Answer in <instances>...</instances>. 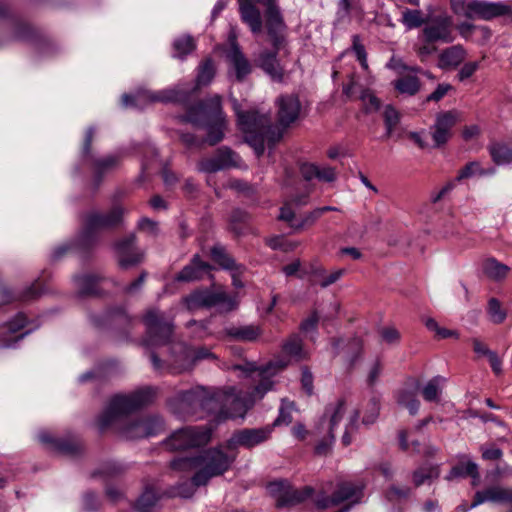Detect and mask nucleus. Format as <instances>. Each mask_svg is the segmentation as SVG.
I'll list each match as a JSON object with an SVG mask.
<instances>
[{"mask_svg": "<svg viewBox=\"0 0 512 512\" xmlns=\"http://www.w3.org/2000/svg\"><path fill=\"white\" fill-rule=\"evenodd\" d=\"M446 379L442 376H435L430 379L422 389V396L428 402H436L442 393Z\"/></svg>", "mask_w": 512, "mask_h": 512, "instance_id": "obj_44", "label": "nucleus"}, {"mask_svg": "<svg viewBox=\"0 0 512 512\" xmlns=\"http://www.w3.org/2000/svg\"><path fill=\"white\" fill-rule=\"evenodd\" d=\"M203 394L200 404V413L203 418L213 416L217 423L225 421L224 390H212L204 387Z\"/></svg>", "mask_w": 512, "mask_h": 512, "instance_id": "obj_22", "label": "nucleus"}, {"mask_svg": "<svg viewBox=\"0 0 512 512\" xmlns=\"http://www.w3.org/2000/svg\"><path fill=\"white\" fill-rule=\"evenodd\" d=\"M257 1L264 7L265 27L273 48L282 49L287 41L288 28L277 0Z\"/></svg>", "mask_w": 512, "mask_h": 512, "instance_id": "obj_12", "label": "nucleus"}, {"mask_svg": "<svg viewBox=\"0 0 512 512\" xmlns=\"http://www.w3.org/2000/svg\"><path fill=\"white\" fill-rule=\"evenodd\" d=\"M461 120V113L457 110H449L438 113L435 123L430 128L435 147L446 144L451 137L452 128Z\"/></svg>", "mask_w": 512, "mask_h": 512, "instance_id": "obj_21", "label": "nucleus"}, {"mask_svg": "<svg viewBox=\"0 0 512 512\" xmlns=\"http://www.w3.org/2000/svg\"><path fill=\"white\" fill-rule=\"evenodd\" d=\"M466 56L461 45H454L444 49L439 55V67L442 69L458 66Z\"/></svg>", "mask_w": 512, "mask_h": 512, "instance_id": "obj_36", "label": "nucleus"}, {"mask_svg": "<svg viewBox=\"0 0 512 512\" xmlns=\"http://www.w3.org/2000/svg\"><path fill=\"white\" fill-rule=\"evenodd\" d=\"M278 123L286 128L294 123L300 115L301 103L295 95H282L276 101Z\"/></svg>", "mask_w": 512, "mask_h": 512, "instance_id": "obj_25", "label": "nucleus"}, {"mask_svg": "<svg viewBox=\"0 0 512 512\" xmlns=\"http://www.w3.org/2000/svg\"><path fill=\"white\" fill-rule=\"evenodd\" d=\"M190 91L180 87L168 88L159 91L140 90L135 95L123 94L121 104L123 107L143 109L150 103H176L188 99Z\"/></svg>", "mask_w": 512, "mask_h": 512, "instance_id": "obj_7", "label": "nucleus"}, {"mask_svg": "<svg viewBox=\"0 0 512 512\" xmlns=\"http://www.w3.org/2000/svg\"><path fill=\"white\" fill-rule=\"evenodd\" d=\"M485 502L508 503L512 505V488L492 486L483 491H477L470 508H475Z\"/></svg>", "mask_w": 512, "mask_h": 512, "instance_id": "obj_28", "label": "nucleus"}, {"mask_svg": "<svg viewBox=\"0 0 512 512\" xmlns=\"http://www.w3.org/2000/svg\"><path fill=\"white\" fill-rule=\"evenodd\" d=\"M490 154L498 165L508 164L512 160V149L504 144H493L490 147Z\"/></svg>", "mask_w": 512, "mask_h": 512, "instance_id": "obj_51", "label": "nucleus"}, {"mask_svg": "<svg viewBox=\"0 0 512 512\" xmlns=\"http://www.w3.org/2000/svg\"><path fill=\"white\" fill-rule=\"evenodd\" d=\"M185 304L191 311L214 307L221 313H227L236 309L238 302L235 296L228 295L223 289H204L188 295Z\"/></svg>", "mask_w": 512, "mask_h": 512, "instance_id": "obj_11", "label": "nucleus"}, {"mask_svg": "<svg viewBox=\"0 0 512 512\" xmlns=\"http://www.w3.org/2000/svg\"><path fill=\"white\" fill-rule=\"evenodd\" d=\"M185 304L191 311L214 307L221 313H227L236 309L238 302L235 296L228 295L223 289H204L188 295Z\"/></svg>", "mask_w": 512, "mask_h": 512, "instance_id": "obj_10", "label": "nucleus"}, {"mask_svg": "<svg viewBox=\"0 0 512 512\" xmlns=\"http://www.w3.org/2000/svg\"><path fill=\"white\" fill-rule=\"evenodd\" d=\"M156 393V388L147 386L128 394L113 396L97 419L99 431L115 428L121 437L128 440L159 435L164 430V421L159 415L129 416L151 404Z\"/></svg>", "mask_w": 512, "mask_h": 512, "instance_id": "obj_1", "label": "nucleus"}, {"mask_svg": "<svg viewBox=\"0 0 512 512\" xmlns=\"http://www.w3.org/2000/svg\"><path fill=\"white\" fill-rule=\"evenodd\" d=\"M136 236L128 235L115 243L114 249L118 255V263L122 269H128L141 263L144 257L142 251L136 248Z\"/></svg>", "mask_w": 512, "mask_h": 512, "instance_id": "obj_24", "label": "nucleus"}, {"mask_svg": "<svg viewBox=\"0 0 512 512\" xmlns=\"http://www.w3.org/2000/svg\"><path fill=\"white\" fill-rule=\"evenodd\" d=\"M269 493L275 498L277 507H290L300 504L311 498L314 489L305 486L302 489H294L286 480H279L269 483L267 486Z\"/></svg>", "mask_w": 512, "mask_h": 512, "instance_id": "obj_16", "label": "nucleus"}, {"mask_svg": "<svg viewBox=\"0 0 512 512\" xmlns=\"http://www.w3.org/2000/svg\"><path fill=\"white\" fill-rule=\"evenodd\" d=\"M94 136V128L89 127L86 131L82 157L84 161L91 160V166L94 173V178L99 183L102 177L118 167L120 157L118 155H107L103 157L94 158L91 155V144Z\"/></svg>", "mask_w": 512, "mask_h": 512, "instance_id": "obj_17", "label": "nucleus"}, {"mask_svg": "<svg viewBox=\"0 0 512 512\" xmlns=\"http://www.w3.org/2000/svg\"><path fill=\"white\" fill-rule=\"evenodd\" d=\"M440 476L439 465L425 464L413 472V483L416 487L421 486L426 482H431Z\"/></svg>", "mask_w": 512, "mask_h": 512, "instance_id": "obj_41", "label": "nucleus"}, {"mask_svg": "<svg viewBox=\"0 0 512 512\" xmlns=\"http://www.w3.org/2000/svg\"><path fill=\"white\" fill-rule=\"evenodd\" d=\"M212 259L223 269L228 271H244L245 267L238 264L227 252L224 246L216 244L211 248Z\"/></svg>", "mask_w": 512, "mask_h": 512, "instance_id": "obj_34", "label": "nucleus"}, {"mask_svg": "<svg viewBox=\"0 0 512 512\" xmlns=\"http://www.w3.org/2000/svg\"><path fill=\"white\" fill-rule=\"evenodd\" d=\"M28 325L27 318L23 313H17L11 320L6 322L0 330V346L4 348L14 347L15 344L22 340L31 329L19 333Z\"/></svg>", "mask_w": 512, "mask_h": 512, "instance_id": "obj_23", "label": "nucleus"}, {"mask_svg": "<svg viewBox=\"0 0 512 512\" xmlns=\"http://www.w3.org/2000/svg\"><path fill=\"white\" fill-rule=\"evenodd\" d=\"M283 351L293 357L302 358V340L298 335H292L283 345Z\"/></svg>", "mask_w": 512, "mask_h": 512, "instance_id": "obj_56", "label": "nucleus"}, {"mask_svg": "<svg viewBox=\"0 0 512 512\" xmlns=\"http://www.w3.org/2000/svg\"><path fill=\"white\" fill-rule=\"evenodd\" d=\"M272 426L261 428H244L235 431L227 440L225 447L228 450H236L238 447L251 449L262 444L271 437Z\"/></svg>", "mask_w": 512, "mask_h": 512, "instance_id": "obj_18", "label": "nucleus"}, {"mask_svg": "<svg viewBox=\"0 0 512 512\" xmlns=\"http://www.w3.org/2000/svg\"><path fill=\"white\" fill-rule=\"evenodd\" d=\"M483 273L486 277L494 281H500L504 279L508 272L509 267L495 258L486 259L482 265Z\"/></svg>", "mask_w": 512, "mask_h": 512, "instance_id": "obj_40", "label": "nucleus"}, {"mask_svg": "<svg viewBox=\"0 0 512 512\" xmlns=\"http://www.w3.org/2000/svg\"><path fill=\"white\" fill-rule=\"evenodd\" d=\"M294 410V404L292 402L283 401L279 409V415L271 425L274 426L289 425L292 422V411Z\"/></svg>", "mask_w": 512, "mask_h": 512, "instance_id": "obj_53", "label": "nucleus"}, {"mask_svg": "<svg viewBox=\"0 0 512 512\" xmlns=\"http://www.w3.org/2000/svg\"><path fill=\"white\" fill-rule=\"evenodd\" d=\"M346 411V402L339 399L335 403L326 406L323 416L321 417L317 426L319 434H323V438L315 447V452L318 455H326L335 440L334 431L342 420Z\"/></svg>", "mask_w": 512, "mask_h": 512, "instance_id": "obj_9", "label": "nucleus"}, {"mask_svg": "<svg viewBox=\"0 0 512 512\" xmlns=\"http://www.w3.org/2000/svg\"><path fill=\"white\" fill-rule=\"evenodd\" d=\"M41 443L50 445L55 451L63 454L75 455L80 451V444L75 441L53 438L49 432L41 431L38 434Z\"/></svg>", "mask_w": 512, "mask_h": 512, "instance_id": "obj_31", "label": "nucleus"}, {"mask_svg": "<svg viewBox=\"0 0 512 512\" xmlns=\"http://www.w3.org/2000/svg\"><path fill=\"white\" fill-rule=\"evenodd\" d=\"M212 259L223 269L228 271H244L245 267L238 264L227 252L224 246L216 244L211 248Z\"/></svg>", "mask_w": 512, "mask_h": 512, "instance_id": "obj_35", "label": "nucleus"}, {"mask_svg": "<svg viewBox=\"0 0 512 512\" xmlns=\"http://www.w3.org/2000/svg\"><path fill=\"white\" fill-rule=\"evenodd\" d=\"M327 489L322 488L315 495L313 502L318 509H327L340 504H346L349 509L362 502L364 497V484L341 480L333 488L331 495L327 494Z\"/></svg>", "mask_w": 512, "mask_h": 512, "instance_id": "obj_6", "label": "nucleus"}, {"mask_svg": "<svg viewBox=\"0 0 512 512\" xmlns=\"http://www.w3.org/2000/svg\"><path fill=\"white\" fill-rule=\"evenodd\" d=\"M195 48L194 40L191 36H181L173 42V57L184 59Z\"/></svg>", "mask_w": 512, "mask_h": 512, "instance_id": "obj_45", "label": "nucleus"}, {"mask_svg": "<svg viewBox=\"0 0 512 512\" xmlns=\"http://www.w3.org/2000/svg\"><path fill=\"white\" fill-rule=\"evenodd\" d=\"M160 496L152 487H147L135 502L137 512H156V505Z\"/></svg>", "mask_w": 512, "mask_h": 512, "instance_id": "obj_38", "label": "nucleus"}, {"mask_svg": "<svg viewBox=\"0 0 512 512\" xmlns=\"http://www.w3.org/2000/svg\"><path fill=\"white\" fill-rule=\"evenodd\" d=\"M257 0H237L241 21L248 26L253 34H260L263 29V18L256 6Z\"/></svg>", "mask_w": 512, "mask_h": 512, "instance_id": "obj_26", "label": "nucleus"}, {"mask_svg": "<svg viewBox=\"0 0 512 512\" xmlns=\"http://www.w3.org/2000/svg\"><path fill=\"white\" fill-rule=\"evenodd\" d=\"M215 355L206 347L192 348V351H187L185 354L186 364L196 363L205 359H215Z\"/></svg>", "mask_w": 512, "mask_h": 512, "instance_id": "obj_54", "label": "nucleus"}, {"mask_svg": "<svg viewBox=\"0 0 512 512\" xmlns=\"http://www.w3.org/2000/svg\"><path fill=\"white\" fill-rule=\"evenodd\" d=\"M471 476L473 479L479 477L478 465L473 461L461 462L454 466L446 475L445 479L451 481L455 478Z\"/></svg>", "mask_w": 512, "mask_h": 512, "instance_id": "obj_43", "label": "nucleus"}, {"mask_svg": "<svg viewBox=\"0 0 512 512\" xmlns=\"http://www.w3.org/2000/svg\"><path fill=\"white\" fill-rule=\"evenodd\" d=\"M214 155L219 160V163L223 164V169L236 164L235 157L237 155L228 147L219 148Z\"/></svg>", "mask_w": 512, "mask_h": 512, "instance_id": "obj_61", "label": "nucleus"}, {"mask_svg": "<svg viewBox=\"0 0 512 512\" xmlns=\"http://www.w3.org/2000/svg\"><path fill=\"white\" fill-rule=\"evenodd\" d=\"M249 218L250 216L248 213L241 209H235L232 211L230 216L231 229L237 236L244 234V231L239 227V224L246 223Z\"/></svg>", "mask_w": 512, "mask_h": 512, "instance_id": "obj_55", "label": "nucleus"}, {"mask_svg": "<svg viewBox=\"0 0 512 512\" xmlns=\"http://www.w3.org/2000/svg\"><path fill=\"white\" fill-rule=\"evenodd\" d=\"M215 76V68L211 59L203 61L198 68V74L196 77L197 86L208 85Z\"/></svg>", "mask_w": 512, "mask_h": 512, "instance_id": "obj_50", "label": "nucleus"}, {"mask_svg": "<svg viewBox=\"0 0 512 512\" xmlns=\"http://www.w3.org/2000/svg\"><path fill=\"white\" fill-rule=\"evenodd\" d=\"M360 98L368 111H376L380 108V100L370 90H363Z\"/></svg>", "mask_w": 512, "mask_h": 512, "instance_id": "obj_64", "label": "nucleus"}, {"mask_svg": "<svg viewBox=\"0 0 512 512\" xmlns=\"http://www.w3.org/2000/svg\"><path fill=\"white\" fill-rule=\"evenodd\" d=\"M352 50L355 53L357 60L360 62L361 67L367 70V53L364 45L360 41L359 35L352 36Z\"/></svg>", "mask_w": 512, "mask_h": 512, "instance_id": "obj_58", "label": "nucleus"}, {"mask_svg": "<svg viewBox=\"0 0 512 512\" xmlns=\"http://www.w3.org/2000/svg\"><path fill=\"white\" fill-rule=\"evenodd\" d=\"M143 323L146 327V337L142 341L143 346L150 349L170 342L173 324L159 309H148L143 315Z\"/></svg>", "mask_w": 512, "mask_h": 512, "instance_id": "obj_8", "label": "nucleus"}, {"mask_svg": "<svg viewBox=\"0 0 512 512\" xmlns=\"http://www.w3.org/2000/svg\"><path fill=\"white\" fill-rule=\"evenodd\" d=\"M101 278L94 274H82L74 277L75 285L81 295H94L98 293L97 286Z\"/></svg>", "mask_w": 512, "mask_h": 512, "instance_id": "obj_39", "label": "nucleus"}, {"mask_svg": "<svg viewBox=\"0 0 512 512\" xmlns=\"http://www.w3.org/2000/svg\"><path fill=\"white\" fill-rule=\"evenodd\" d=\"M380 403L377 397H372L367 404V411L363 417V424H373L379 415Z\"/></svg>", "mask_w": 512, "mask_h": 512, "instance_id": "obj_60", "label": "nucleus"}, {"mask_svg": "<svg viewBox=\"0 0 512 512\" xmlns=\"http://www.w3.org/2000/svg\"><path fill=\"white\" fill-rule=\"evenodd\" d=\"M208 426H189L175 431L166 441L171 450H185L206 445L211 439Z\"/></svg>", "mask_w": 512, "mask_h": 512, "instance_id": "obj_14", "label": "nucleus"}, {"mask_svg": "<svg viewBox=\"0 0 512 512\" xmlns=\"http://www.w3.org/2000/svg\"><path fill=\"white\" fill-rule=\"evenodd\" d=\"M300 171L302 177L307 181L318 179L319 181L333 182L336 179L335 170L330 166L305 163L301 166Z\"/></svg>", "mask_w": 512, "mask_h": 512, "instance_id": "obj_32", "label": "nucleus"}, {"mask_svg": "<svg viewBox=\"0 0 512 512\" xmlns=\"http://www.w3.org/2000/svg\"><path fill=\"white\" fill-rule=\"evenodd\" d=\"M187 351H192V347H189L181 342L172 344V360L169 363V366L171 367V370L174 373H180L182 371L190 370L193 367L194 363H187V365H185V354Z\"/></svg>", "mask_w": 512, "mask_h": 512, "instance_id": "obj_33", "label": "nucleus"}, {"mask_svg": "<svg viewBox=\"0 0 512 512\" xmlns=\"http://www.w3.org/2000/svg\"><path fill=\"white\" fill-rule=\"evenodd\" d=\"M125 210L121 206H114L108 213L92 212L85 217L84 230L82 232V240L85 244L90 243L94 239V233L110 229L118 226L123 219Z\"/></svg>", "mask_w": 512, "mask_h": 512, "instance_id": "obj_15", "label": "nucleus"}, {"mask_svg": "<svg viewBox=\"0 0 512 512\" xmlns=\"http://www.w3.org/2000/svg\"><path fill=\"white\" fill-rule=\"evenodd\" d=\"M494 170H484L480 167V163L473 161L466 164L460 171L458 176L456 177V181H462L467 178H471L474 176H484L488 174H493Z\"/></svg>", "mask_w": 512, "mask_h": 512, "instance_id": "obj_52", "label": "nucleus"}, {"mask_svg": "<svg viewBox=\"0 0 512 512\" xmlns=\"http://www.w3.org/2000/svg\"><path fill=\"white\" fill-rule=\"evenodd\" d=\"M179 119L197 127H205L206 142L209 145H216L224 137L226 119L221 107V97L218 95L191 106L186 114L179 116Z\"/></svg>", "mask_w": 512, "mask_h": 512, "instance_id": "obj_5", "label": "nucleus"}, {"mask_svg": "<svg viewBox=\"0 0 512 512\" xmlns=\"http://www.w3.org/2000/svg\"><path fill=\"white\" fill-rule=\"evenodd\" d=\"M280 50L275 48H273V51L263 50L255 59L256 65L277 82H281L283 79V68L278 60Z\"/></svg>", "mask_w": 512, "mask_h": 512, "instance_id": "obj_27", "label": "nucleus"}, {"mask_svg": "<svg viewBox=\"0 0 512 512\" xmlns=\"http://www.w3.org/2000/svg\"><path fill=\"white\" fill-rule=\"evenodd\" d=\"M402 24L409 30L419 28L423 24H426V19L423 17L421 10L404 9L402 11Z\"/></svg>", "mask_w": 512, "mask_h": 512, "instance_id": "obj_47", "label": "nucleus"}, {"mask_svg": "<svg viewBox=\"0 0 512 512\" xmlns=\"http://www.w3.org/2000/svg\"><path fill=\"white\" fill-rule=\"evenodd\" d=\"M204 387L197 386L186 391L178 392L171 397L167 405L170 411L181 419L188 417L203 418L200 413L201 397H203Z\"/></svg>", "mask_w": 512, "mask_h": 512, "instance_id": "obj_13", "label": "nucleus"}, {"mask_svg": "<svg viewBox=\"0 0 512 512\" xmlns=\"http://www.w3.org/2000/svg\"><path fill=\"white\" fill-rule=\"evenodd\" d=\"M197 169L198 171L204 173H215L217 171L223 170V164H220L217 157L213 155L210 158L200 160L197 164Z\"/></svg>", "mask_w": 512, "mask_h": 512, "instance_id": "obj_59", "label": "nucleus"}, {"mask_svg": "<svg viewBox=\"0 0 512 512\" xmlns=\"http://www.w3.org/2000/svg\"><path fill=\"white\" fill-rule=\"evenodd\" d=\"M397 403L406 408L411 415H416L419 411L420 402L414 392L401 390L397 394Z\"/></svg>", "mask_w": 512, "mask_h": 512, "instance_id": "obj_46", "label": "nucleus"}, {"mask_svg": "<svg viewBox=\"0 0 512 512\" xmlns=\"http://www.w3.org/2000/svg\"><path fill=\"white\" fill-rule=\"evenodd\" d=\"M421 33L426 42L452 43L455 39L452 17L445 13L434 16L426 22Z\"/></svg>", "mask_w": 512, "mask_h": 512, "instance_id": "obj_19", "label": "nucleus"}, {"mask_svg": "<svg viewBox=\"0 0 512 512\" xmlns=\"http://www.w3.org/2000/svg\"><path fill=\"white\" fill-rule=\"evenodd\" d=\"M503 15H509L512 18V6L503 2H488L483 0H473L469 2L468 19L491 20Z\"/></svg>", "mask_w": 512, "mask_h": 512, "instance_id": "obj_20", "label": "nucleus"}, {"mask_svg": "<svg viewBox=\"0 0 512 512\" xmlns=\"http://www.w3.org/2000/svg\"><path fill=\"white\" fill-rule=\"evenodd\" d=\"M227 57L231 63L229 76L232 77L233 75L236 81L242 82L251 73V64L236 42L231 44Z\"/></svg>", "mask_w": 512, "mask_h": 512, "instance_id": "obj_29", "label": "nucleus"}, {"mask_svg": "<svg viewBox=\"0 0 512 512\" xmlns=\"http://www.w3.org/2000/svg\"><path fill=\"white\" fill-rule=\"evenodd\" d=\"M226 333L233 339L239 341H254L260 336L261 330L258 326L246 325L240 327H231L226 330Z\"/></svg>", "mask_w": 512, "mask_h": 512, "instance_id": "obj_42", "label": "nucleus"}, {"mask_svg": "<svg viewBox=\"0 0 512 512\" xmlns=\"http://www.w3.org/2000/svg\"><path fill=\"white\" fill-rule=\"evenodd\" d=\"M394 87L400 93L414 95L419 91L420 83L416 76H404L395 81Z\"/></svg>", "mask_w": 512, "mask_h": 512, "instance_id": "obj_49", "label": "nucleus"}, {"mask_svg": "<svg viewBox=\"0 0 512 512\" xmlns=\"http://www.w3.org/2000/svg\"><path fill=\"white\" fill-rule=\"evenodd\" d=\"M236 460V455L227 453L222 446L208 448L197 455L178 457L171 461L174 470L195 471L192 476L196 486H205L215 477L222 476Z\"/></svg>", "mask_w": 512, "mask_h": 512, "instance_id": "obj_3", "label": "nucleus"}, {"mask_svg": "<svg viewBox=\"0 0 512 512\" xmlns=\"http://www.w3.org/2000/svg\"><path fill=\"white\" fill-rule=\"evenodd\" d=\"M488 314L495 324H500L506 319V312L501 308V304L496 298L489 300Z\"/></svg>", "mask_w": 512, "mask_h": 512, "instance_id": "obj_57", "label": "nucleus"}, {"mask_svg": "<svg viewBox=\"0 0 512 512\" xmlns=\"http://www.w3.org/2000/svg\"><path fill=\"white\" fill-rule=\"evenodd\" d=\"M233 111L237 116L239 129L243 132L246 142L251 145L257 155L265 149V143H274L280 138L275 133L271 118L267 114H260L256 110L244 111L236 97L230 96Z\"/></svg>", "mask_w": 512, "mask_h": 512, "instance_id": "obj_4", "label": "nucleus"}, {"mask_svg": "<svg viewBox=\"0 0 512 512\" xmlns=\"http://www.w3.org/2000/svg\"><path fill=\"white\" fill-rule=\"evenodd\" d=\"M211 270V265L203 261L198 254L194 255L190 263L187 264L176 276L178 282H191L200 280Z\"/></svg>", "mask_w": 512, "mask_h": 512, "instance_id": "obj_30", "label": "nucleus"}, {"mask_svg": "<svg viewBox=\"0 0 512 512\" xmlns=\"http://www.w3.org/2000/svg\"><path fill=\"white\" fill-rule=\"evenodd\" d=\"M284 360L270 361L264 366L257 367L254 363H246L245 365H235L233 368L244 372L247 376H252L258 380V384L251 392L238 391L235 387L224 390L225 418L234 419L237 417L244 418L248 409H250L257 400L271 391L275 382L272 378L280 373L286 366Z\"/></svg>", "mask_w": 512, "mask_h": 512, "instance_id": "obj_2", "label": "nucleus"}, {"mask_svg": "<svg viewBox=\"0 0 512 512\" xmlns=\"http://www.w3.org/2000/svg\"><path fill=\"white\" fill-rule=\"evenodd\" d=\"M345 273L344 269H338L329 275H326V271L321 266H311L310 274L313 276V284H318L322 288H327L328 286L337 282Z\"/></svg>", "mask_w": 512, "mask_h": 512, "instance_id": "obj_37", "label": "nucleus"}, {"mask_svg": "<svg viewBox=\"0 0 512 512\" xmlns=\"http://www.w3.org/2000/svg\"><path fill=\"white\" fill-rule=\"evenodd\" d=\"M138 228L152 237H156L159 233L158 223L146 217L139 220Z\"/></svg>", "mask_w": 512, "mask_h": 512, "instance_id": "obj_63", "label": "nucleus"}, {"mask_svg": "<svg viewBox=\"0 0 512 512\" xmlns=\"http://www.w3.org/2000/svg\"><path fill=\"white\" fill-rule=\"evenodd\" d=\"M384 124L386 128L385 137H392L395 128L400 122L401 115L392 105H387L383 112Z\"/></svg>", "mask_w": 512, "mask_h": 512, "instance_id": "obj_48", "label": "nucleus"}, {"mask_svg": "<svg viewBox=\"0 0 512 512\" xmlns=\"http://www.w3.org/2000/svg\"><path fill=\"white\" fill-rule=\"evenodd\" d=\"M196 487L197 486L193 483V480L191 479L190 482L185 481L183 483L178 484L174 488V491L172 492V495L173 496H179V497H182V498H189V497H191L194 494Z\"/></svg>", "mask_w": 512, "mask_h": 512, "instance_id": "obj_62", "label": "nucleus"}]
</instances>
